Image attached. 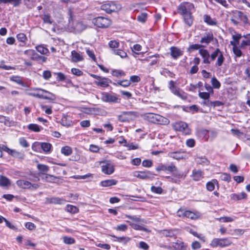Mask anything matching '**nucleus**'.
I'll list each match as a JSON object with an SVG mask.
<instances>
[{
	"label": "nucleus",
	"mask_w": 250,
	"mask_h": 250,
	"mask_svg": "<svg viewBox=\"0 0 250 250\" xmlns=\"http://www.w3.org/2000/svg\"><path fill=\"white\" fill-rule=\"evenodd\" d=\"M144 119L154 124L167 125L169 123L168 119L157 114L147 113L143 115Z\"/></svg>",
	"instance_id": "1"
},
{
	"label": "nucleus",
	"mask_w": 250,
	"mask_h": 250,
	"mask_svg": "<svg viewBox=\"0 0 250 250\" xmlns=\"http://www.w3.org/2000/svg\"><path fill=\"white\" fill-rule=\"evenodd\" d=\"M68 15L69 16V24L71 26L73 32L75 33H80L84 30L87 26L82 21H73V11L71 8L68 10Z\"/></svg>",
	"instance_id": "2"
},
{
	"label": "nucleus",
	"mask_w": 250,
	"mask_h": 250,
	"mask_svg": "<svg viewBox=\"0 0 250 250\" xmlns=\"http://www.w3.org/2000/svg\"><path fill=\"white\" fill-rule=\"evenodd\" d=\"M248 20L247 17L242 12L238 10L232 12V18L230 19V21L234 24L238 25L240 21L244 23H247Z\"/></svg>",
	"instance_id": "3"
},
{
	"label": "nucleus",
	"mask_w": 250,
	"mask_h": 250,
	"mask_svg": "<svg viewBox=\"0 0 250 250\" xmlns=\"http://www.w3.org/2000/svg\"><path fill=\"white\" fill-rule=\"evenodd\" d=\"M101 8L107 13H111L119 11L121 9L122 6L120 4L110 1L102 5Z\"/></svg>",
	"instance_id": "4"
},
{
	"label": "nucleus",
	"mask_w": 250,
	"mask_h": 250,
	"mask_svg": "<svg viewBox=\"0 0 250 250\" xmlns=\"http://www.w3.org/2000/svg\"><path fill=\"white\" fill-rule=\"evenodd\" d=\"M33 90H36V91H41L43 92H44V93L49 94L50 95V96L48 97V96H44L42 94H41L39 93H31V92L27 93V95L29 96H33V97L40 98V99L49 100L51 101H53L56 99L55 95L51 92H50L48 91H47L46 90H44V89L41 88H34L33 89Z\"/></svg>",
	"instance_id": "5"
},
{
	"label": "nucleus",
	"mask_w": 250,
	"mask_h": 250,
	"mask_svg": "<svg viewBox=\"0 0 250 250\" xmlns=\"http://www.w3.org/2000/svg\"><path fill=\"white\" fill-rule=\"evenodd\" d=\"M169 88L172 93L182 99L185 100L187 98V94L179 88L177 87L175 85L174 82L173 81H169Z\"/></svg>",
	"instance_id": "6"
},
{
	"label": "nucleus",
	"mask_w": 250,
	"mask_h": 250,
	"mask_svg": "<svg viewBox=\"0 0 250 250\" xmlns=\"http://www.w3.org/2000/svg\"><path fill=\"white\" fill-rule=\"evenodd\" d=\"M93 23L99 28H106L111 24V21L107 18L99 17L93 20Z\"/></svg>",
	"instance_id": "7"
},
{
	"label": "nucleus",
	"mask_w": 250,
	"mask_h": 250,
	"mask_svg": "<svg viewBox=\"0 0 250 250\" xmlns=\"http://www.w3.org/2000/svg\"><path fill=\"white\" fill-rule=\"evenodd\" d=\"M101 100L107 103H118V98L115 94H110L107 92H102L101 94Z\"/></svg>",
	"instance_id": "8"
},
{
	"label": "nucleus",
	"mask_w": 250,
	"mask_h": 250,
	"mask_svg": "<svg viewBox=\"0 0 250 250\" xmlns=\"http://www.w3.org/2000/svg\"><path fill=\"white\" fill-rule=\"evenodd\" d=\"M194 8V6L191 3H184L180 4L178 7V10L179 12L183 16L188 14L191 12V10Z\"/></svg>",
	"instance_id": "9"
},
{
	"label": "nucleus",
	"mask_w": 250,
	"mask_h": 250,
	"mask_svg": "<svg viewBox=\"0 0 250 250\" xmlns=\"http://www.w3.org/2000/svg\"><path fill=\"white\" fill-rule=\"evenodd\" d=\"M173 127L175 130L182 131L185 134L189 133L188 125L185 122H176L173 125Z\"/></svg>",
	"instance_id": "10"
},
{
	"label": "nucleus",
	"mask_w": 250,
	"mask_h": 250,
	"mask_svg": "<svg viewBox=\"0 0 250 250\" xmlns=\"http://www.w3.org/2000/svg\"><path fill=\"white\" fill-rule=\"evenodd\" d=\"M133 175L134 177L143 180L150 178L154 175L151 172L148 170L135 171L133 172Z\"/></svg>",
	"instance_id": "11"
},
{
	"label": "nucleus",
	"mask_w": 250,
	"mask_h": 250,
	"mask_svg": "<svg viewBox=\"0 0 250 250\" xmlns=\"http://www.w3.org/2000/svg\"><path fill=\"white\" fill-rule=\"evenodd\" d=\"M102 172L107 175H110L114 171V167L113 165L109 163H104V165L102 166Z\"/></svg>",
	"instance_id": "12"
},
{
	"label": "nucleus",
	"mask_w": 250,
	"mask_h": 250,
	"mask_svg": "<svg viewBox=\"0 0 250 250\" xmlns=\"http://www.w3.org/2000/svg\"><path fill=\"white\" fill-rule=\"evenodd\" d=\"M199 53L203 59V63L205 64H209L210 55L208 51L206 49H201L199 51Z\"/></svg>",
	"instance_id": "13"
},
{
	"label": "nucleus",
	"mask_w": 250,
	"mask_h": 250,
	"mask_svg": "<svg viewBox=\"0 0 250 250\" xmlns=\"http://www.w3.org/2000/svg\"><path fill=\"white\" fill-rule=\"evenodd\" d=\"M213 40V35L211 33H208L206 35L202 37L200 41L201 44H203L207 46Z\"/></svg>",
	"instance_id": "14"
},
{
	"label": "nucleus",
	"mask_w": 250,
	"mask_h": 250,
	"mask_svg": "<svg viewBox=\"0 0 250 250\" xmlns=\"http://www.w3.org/2000/svg\"><path fill=\"white\" fill-rule=\"evenodd\" d=\"M191 177L195 181H198L204 177V172L200 169H194L192 171Z\"/></svg>",
	"instance_id": "15"
},
{
	"label": "nucleus",
	"mask_w": 250,
	"mask_h": 250,
	"mask_svg": "<svg viewBox=\"0 0 250 250\" xmlns=\"http://www.w3.org/2000/svg\"><path fill=\"white\" fill-rule=\"evenodd\" d=\"M111 83V81L108 78L102 77L100 80L95 81L94 83L98 86L103 87H107L109 86V83Z\"/></svg>",
	"instance_id": "16"
},
{
	"label": "nucleus",
	"mask_w": 250,
	"mask_h": 250,
	"mask_svg": "<svg viewBox=\"0 0 250 250\" xmlns=\"http://www.w3.org/2000/svg\"><path fill=\"white\" fill-rule=\"evenodd\" d=\"M174 250H188V246L184 242L177 240L173 246Z\"/></svg>",
	"instance_id": "17"
},
{
	"label": "nucleus",
	"mask_w": 250,
	"mask_h": 250,
	"mask_svg": "<svg viewBox=\"0 0 250 250\" xmlns=\"http://www.w3.org/2000/svg\"><path fill=\"white\" fill-rule=\"evenodd\" d=\"M166 171L172 173L175 176L179 178L182 177V174L178 172L177 167L173 164L168 166H166Z\"/></svg>",
	"instance_id": "18"
},
{
	"label": "nucleus",
	"mask_w": 250,
	"mask_h": 250,
	"mask_svg": "<svg viewBox=\"0 0 250 250\" xmlns=\"http://www.w3.org/2000/svg\"><path fill=\"white\" fill-rule=\"evenodd\" d=\"M170 50L171 56L174 59H177L183 54V51L176 47L172 46Z\"/></svg>",
	"instance_id": "19"
},
{
	"label": "nucleus",
	"mask_w": 250,
	"mask_h": 250,
	"mask_svg": "<svg viewBox=\"0 0 250 250\" xmlns=\"http://www.w3.org/2000/svg\"><path fill=\"white\" fill-rule=\"evenodd\" d=\"M42 180H44L46 182L57 183H58L60 178L59 177H57L51 174H46L44 177L42 178Z\"/></svg>",
	"instance_id": "20"
},
{
	"label": "nucleus",
	"mask_w": 250,
	"mask_h": 250,
	"mask_svg": "<svg viewBox=\"0 0 250 250\" xmlns=\"http://www.w3.org/2000/svg\"><path fill=\"white\" fill-rule=\"evenodd\" d=\"M16 184L19 187L23 189L30 188V186L31 185L30 182L24 180H19L16 182Z\"/></svg>",
	"instance_id": "21"
},
{
	"label": "nucleus",
	"mask_w": 250,
	"mask_h": 250,
	"mask_svg": "<svg viewBox=\"0 0 250 250\" xmlns=\"http://www.w3.org/2000/svg\"><path fill=\"white\" fill-rule=\"evenodd\" d=\"M126 222L128 223L129 225L134 229L135 230H142L145 232H150V230H148L146 228H145L142 226H140L139 225H138L137 224H135L134 223H133L130 221H126Z\"/></svg>",
	"instance_id": "22"
},
{
	"label": "nucleus",
	"mask_w": 250,
	"mask_h": 250,
	"mask_svg": "<svg viewBox=\"0 0 250 250\" xmlns=\"http://www.w3.org/2000/svg\"><path fill=\"white\" fill-rule=\"evenodd\" d=\"M183 153L181 151L171 152L168 153V156L173 159L179 160L185 158Z\"/></svg>",
	"instance_id": "23"
},
{
	"label": "nucleus",
	"mask_w": 250,
	"mask_h": 250,
	"mask_svg": "<svg viewBox=\"0 0 250 250\" xmlns=\"http://www.w3.org/2000/svg\"><path fill=\"white\" fill-rule=\"evenodd\" d=\"M72 61L77 62L83 60V56L80 53H78L75 50H73L71 52Z\"/></svg>",
	"instance_id": "24"
},
{
	"label": "nucleus",
	"mask_w": 250,
	"mask_h": 250,
	"mask_svg": "<svg viewBox=\"0 0 250 250\" xmlns=\"http://www.w3.org/2000/svg\"><path fill=\"white\" fill-rule=\"evenodd\" d=\"M118 181L115 179H108L101 182L100 185L102 187H107L116 185Z\"/></svg>",
	"instance_id": "25"
},
{
	"label": "nucleus",
	"mask_w": 250,
	"mask_h": 250,
	"mask_svg": "<svg viewBox=\"0 0 250 250\" xmlns=\"http://www.w3.org/2000/svg\"><path fill=\"white\" fill-rule=\"evenodd\" d=\"M37 168L39 171V174H44L46 175L47 174V172H48L49 170V167L43 164H38L37 165Z\"/></svg>",
	"instance_id": "26"
},
{
	"label": "nucleus",
	"mask_w": 250,
	"mask_h": 250,
	"mask_svg": "<svg viewBox=\"0 0 250 250\" xmlns=\"http://www.w3.org/2000/svg\"><path fill=\"white\" fill-rule=\"evenodd\" d=\"M185 216L192 220H196L199 218L200 215L199 213L189 210H186L185 213Z\"/></svg>",
	"instance_id": "27"
},
{
	"label": "nucleus",
	"mask_w": 250,
	"mask_h": 250,
	"mask_svg": "<svg viewBox=\"0 0 250 250\" xmlns=\"http://www.w3.org/2000/svg\"><path fill=\"white\" fill-rule=\"evenodd\" d=\"M231 199L234 200H239L247 198V194L244 192L238 194H232L230 195Z\"/></svg>",
	"instance_id": "28"
},
{
	"label": "nucleus",
	"mask_w": 250,
	"mask_h": 250,
	"mask_svg": "<svg viewBox=\"0 0 250 250\" xmlns=\"http://www.w3.org/2000/svg\"><path fill=\"white\" fill-rule=\"evenodd\" d=\"M175 229H164L161 231V233L166 236L172 237L175 235Z\"/></svg>",
	"instance_id": "29"
},
{
	"label": "nucleus",
	"mask_w": 250,
	"mask_h": 250,
	"mask_svg": "<svg viewBox=\"0 0 250 250\" xmlns=\"http://www.w3.org/2000/svg\"><path fill=\"white\" fill-rule=\"evenodd\" d=\"M230 44L233 45V52L235 54L236 57H240L242 55V52L241 50L237 46V45L235 44V42L232 41L230 42Z\"/></svg>",
	"instance_id": "30"
},
{
	"label": "nucleus",
	"mask_w": 250,
	"mask_h": 250,
	"mask_svg": "<svg viewBox=\"0 0 250 250\" xmlns=\"http://www.w3.org/2000/svg\"><path fill=\"white\" fill-rule=\"evenodd\" d=\"M10 180L6 177L4 176H1L0 177V186L5 187L10 186Z\"/></svg>",
	"instance_id": "31"
},
{
	"label": "nucleus",
	"mask_w": 250,
	"mask_h": 250,
	"mask_svg": "<svg viewBox=\"0 0 250 250\" xmlns=\"http://www.w3.org/2000/svg\"><path fill=\"white\" fill-rule=\"evenodd\" d=\"M183 16L185 23L188 26H190L193 23V17L191 15V13H188V14H186Z\"/></svg>",
	"instance_id": "32"
},
{
	"label": "nucleus",
	"mask_w": 250,
	"mask_h": 250,
	"mask_svg": "<svg viewBox=\"0 0 250 250\" xmlns=\"http://www.w3.org/2000/svg\"><path fill=\"white\" fill-rule=\"evenodd\" d=\"M0 123H3L5 125L8 126H12L14 123L10 121L8 117H6L3 115H0Z\"/></svg>",
	"instance_id": "33"
},
{
	"label": "nucleus",
	"mask_w": 250,
	"mask_h": 250,
	"mask_svg": "<svg viewBox=\"0 0 250 250\" xmlns=\"http://www.w3.org/2000/svg\"><path fill=\"white\" fill-rule=\"evenodd\" d=\"M204 21L209 25H215L217 23L215 21L208 15H205L204 16Z\"/></svg>",
	"instance_id": "34"
},
{
	"label": "nucleus",
	"mask_w": 250,
	"mask_h": 250,
	"mask_svg": "<svg viewBox=\"0 0 250 250\" xmlns=\"http://www.w3.org/2000/svg\"><path fill=\"white\" fill-rule=\"evenodd\" d=\"M21 0H0V4L11 3L14 7L19 6L21 3Z\"/></svg>",
	"instance_id": "35"
},
{
	"label": "nucleus",
	"mask_w": 250,
	"mask_h": 250,
	"mask_svg": "<svg viewBox=\"0 0 250 250\" xmlns=\"http://www.w3.org/2000/svg\"><path fill=\"white\" fill-rule=\"evenodd\" d=\"M52 147V145L48 143H41V148L43 150L45 153H49L50 152L51 148Z\"/></svg>",
	"instance_id": "36"
},
{
	"label": "nucleus",
	"mask_w": 250,
	"mask_h": 250,
	"mask_svg": "<svg viewBox=\"0 0 250 250\" xmlns=\"http://www.w3.org/2000/svg\"><path fill=\"white\" fill-rule=\"evenodd\" d=\"M196 162L197 164L202 165H208L209 161L205 157H198L196 158Z\"/></svg>",
	"instance_id": "37"
},
{
	"label": "nucleus",
	"mask_w": 250,
	"mask_h": 250,
	"mask_svg": "<svg viewBox=\"0 0 250 250\" xmlns=\"http://www.w3.org/2000/svg\"><path fill=\"white\" fill-rule=\"evenodd\" d=\"M220 247H227L231 245L232 241L229 238H222L220 239Z\"/></svg>",
	"instance_id": "38"
},
{
	"label": "nucleus",
	"mask_w": 250,
	"mask_h": 250,
	"mask_svg": "<svg viewBox=\"0 0 250 250\" xmlns=\"http://www.w3.org/2000/svg\"><path fill=\"white\" fill-rule=\"evenodd\" d=\"M112 236L116 238V241L123 243L124 244H126L131 240V238L128 237H117L115 235H112Z\"/></svg>",
	"instance_id": "39"
},
{
	"label": "nucleus",
	"mask_w": 250,
	"mask_h": 250,
	"mask_svg": "<svg viewBox=\"0 0 250 250\" xmlns=\"http://www.w3.org/2000/svg\"><path fill=\"white\" fill-rule=\"evenodd\" d=\"M61 152L65 156H69L72 153V150L70 146H65L61 148Z\"/></svg>",
	"instance_id": "40"
},
{
	"label": "nucleus",
	"mask_w": 250,
	"mask_h": 250,
	"mask_svg": "<svg viewBox=\"0 0 250 250\" xmlns=\"http://www.w3.org/2000/svg\"><path fill=\"white\" fill-rule=\"evenodd\" d=\"M36 50L41 54L45 55L49 52L48 49L42 45H39L36 47Z\"/></svg>",
	"instance_id": "41"
},
{
	"label": "nucleus",
	"mask_w": 250,
	"mask_h": 250,
	"mask_svg": "<svg viewBox=\"0 0 250 250\" xmlns=\"http://www.w3.org/2000/svg\"><path fill=\"white\" fill-rule=\"evenodd\" d=\"M112 51L114 54L119 55L122 58H125L127 56L126 53L121 49H114L112 50Z\"/></svg>",
	"instance_id": "42"
},
{
	"label": "nucleus",
	"mask_w": 250,
	"mask_h": 250,
	"mask_svg": "<svg viewBox=\"0 0 250 250\" xmlns=\"http://www.w3.org/2000/svg\"><path fill=\"white\" fill-rule=\"evenodd\" d=\"M34 57H32V60H35L39 62H44L46 61L47 58L42 56L38 54L36 52L34 55Z\"/></svg>",
	"instance_id": "43"
},
{
	"label": "nucleus",
	"mask_w": 250,
	"mask_h": 250,
	"mask_svg": "<svg viewBox=\"0 0 250 250\" xmlns=\"http://www.w3.org/2000/svg\"><path fill=\"white\" fill-rule=\"evenodd\" d=\"M64 200L58 197H52L50 199L49 202L55 204H62L64 203Z\"/></svg>",
	"instance_id": "44"
},
{
	"label": "nucleus",
	"mask_w": 250,
	"mask_h": 250,
	"mask_svg": "<svg viewBox=\"0 0 250 250\" xmlns=\"http://www.w3.org/2000/svg\"><path fill=\"white\" fill-rule=\"evenodd\" d=\"M66 210L71 213H76L78 212V208L73 205H67L66 207Z\"/></svg>",
	"instance_id": "45"
},
{
	"label": "nucleus",
	"mask_w": 250,
	"mask_h": 250,
	"mask_svg": "<svg viewBox=\"0 0 250 250\" xmlns=\"http://www.w3.org/2000/svg\"><path fill=\"white\" fill-rule=\"evenodd\" d=\"M205 47V45L200 44H193L190 45L188 48V51H191L192 50H198L202 48Z\"/></svg>",
	"instance_id": "46"
},
{
	"label": "nucleus",
	"mask_w": 250,
	"mask_h": 250,
	"mask_svg": "<svg viewBox=\"0 0 250 250\" xmlns=\"http://www.w3.org/2000/svg\"><path fill=\"white\" fill-rule=\"evenodd\" d=\"M201 137L207 141L209 137V131L207 130H202L199 132Z\"/></svg>",
	"instance_id": "47"
},
{
	"label": "nucleus",
	"mask_w": 250,
	"mask_h": 250,
	"mask_svg": "<svg viewBox=\"0 0 250 250\" xmlns=\"http://www.w3.org/2000/svg\"><path fill=\"white\" fill-rule=\"evenodd\" d=\"M225 58L223 56L222 52H221L218 57L217 60V62H216L215 65L218 66H221L223 64Z\"/></svg>",
	"instance_id": "48"
},
{
	"label": "nucleus",
	"mask_w": 250,
	"mask_h": 250,
	"mask_svg": "<svg viewBox=\"0 0 250 250\" xmlns=\"http://www.w3.org/2000/svg\"><path fill=\"white\" fill-rule=\"evenodd\" d=\"M236 218L235 217H234L233 218L230 217H222L219 218H217V219L220 221H222L223 222H232L234 220V219Z\"/></svg>",
	"instance_id": "49"
},
{
	"label": "nucleus",
	"mask_w": 250,
	"mask_h": 250,
	"mask_svg": "<svg viewBox=\"0 0 250 250\" xmlns=\"http://www.w3.org/2000/svg\"><path fill=\"white\" fill-rule=\"evenodd\" d=\"M28 128L34 132H39L41 129L40 126L37 124H31L28 125Z\"/></svg>",
	"instance_id": "50"
},
{
	"label": "nucleus",
	"mask_w": 250,
	"mask_h": 250,
	"mask_svg": "<svg viewBox=\"0 0 250 250\" xmlns=\"http://www.w3.org/2000/svg\"><path fill=\"white\" fill-rule=\"evenodd\" d=\"M10 80L20 85L24 86V83L21 78L19 76H13L10 78Z\"/></svg>",
	"instance_id": "51"
},
{
	"label": "nucleus",
	"mask_w": 250,
	"mask_h": 250,
	"mask_svg": "<svg viewBox=\"0 0 250 250\" xmlns=\"http://www.w3.org/2000/svg\"><path fill=\"white\" fill-rule=\"evenodd\" d=\"M211 82L213 88L218 89L220 87V83L215 77H213L211 79Z\"/></svg>",
	"instance_id": "52"
},
{
	"label": "nucleus",
	"mask_w": 250,
	"mask_h": 250,
	"mask_svg": "<svg viewBox=\"0 0 250 250\" xmlns=\"http://www.w3.org/2000/svg\"><path fill=\"white\" fill-rule=\"evenodd\" d=\"M222 52L220 51V50L219 48H216L215 50L212 52L211 55H210V58L211 61H213L215 60L216 58L217 57H218L220 53Z\"/></svg>",
	"instance_id": "53"
},
{
	"label": "nucleus",
	"mask_w": 250,
	"mask_h": 250,
	"mask_svg": "<svg viewBox=\"0 0 250 250\" xmlns=\"http://www.w3.org/2000/svg\"><path fill=\"white\" fill-rule=\"evenodd\" d=\"M220 179L222 181L229 182L230 181L231 177L229 174L227 173H223L220 175Z\"/></svg>",
	"instance_id": "54"
},
{
	"label": "nucleus",
	"mask_w": 250,
	"mask_h": 250,
	"mask_svg": "<svg viewBox=\"0 0 250 250\" xmlns=\"http://www.w3.org/2000/svg\"><path fill=\"white\" fill-rule=\"evenodd\" d=\"M125 217H126L133 221H135L136 222H144V221L143 219H142L141 218H140L139 217H138L137 216H131L129 215H125Z\"/></svg>",
	"instance_id": "55"
},
{
	"label": "nucleus",
	"mask_w": 250,
	"mask_h": 250,
	"mask_svg": "<svg viewBox=\"0 0 250 250\" xmlns=\"http://www.w3.org/2000/svg\"><path fill=\"white\" fill-rule=\"evenodd\" d=\"M131 114L130 112H124L122 115H119L118 117L119 120L125 122L128 121V119L125 117L126 115H128Z\"/></svg>",
	"instance_id": "56"
},
{
	"label": "nucleus",
	"mask_w": 250,
	"mask_h": 250,
	"mask_svg": "<svg viewBox=\"0 0 250 250\" xmlns=\"http://www.w3.org/2000/svg\"><path fill=\"white\" fill-rule=\"evenodd\" d=\"M147 14L146 13H142L137 17V20L142 23H144L147 18Z\"/></svg>",
	"instance_id": "57"
},
{
	"label": "nucleus",
	"mask_w": 250,
	"mask_h": 250,
	"mask_svg": "<svg viewBox=\"0 0 250 250\" xmlns=\"http://www.w3.org/2000/svg\"><path fill=\"white\" fill-rule=\"evenodd\" d=\"M108 44L109 47L114 50L115 48L119 47L120 43L119 42L116 41L115 40H112L109 42Z\"/></svg>",
	"instance_id": "58"
},
{
	"label": "nucleus",
	"mask_w": 250,
	"mask_h": 250,
	"mask_svg": "<svg viewBox=\"0 0 250 250\" xmlns=\"http://www.w3.org/2000/svg\"><path fill=\"white\" fill-rule=\"evenodd\" d=\"M17 39L19 41L25 42L27 41V37L23 33H19L17 35Z\"/></svg>",
	"instance_id": "59"
},
{
	"label": "nucleus",
	"mask_w": 250,
	"mask_h": 250,
	"mask_svg": "<svg viewBox=\"0 0 250 250\" xmlns=\"http://www.w3.org/2000/svg\"><path fill=\"white\" fill-rule=\"evenodd\" d=\"M128 227L125 224H120L115 228V229L117 231H125L127 229Z\"/></svg>",
	"instance_id": "60"
},
{
	"label": "nucleus",
	"mask_w": 250,
	"mask_h": 250,
	"mask_svg": "<svg viewBox=\"0 0 250 250\" xmlns=\"http://www.w3.org/2000/svg\"><path fill=\"white\" fill-rule=\"evenodd\" d=\"M191 248L193 250H196L201 248V244L197 241H193L191 244Z\"/></svg>",
	"instance_id": "61"
},
{
	"label": "nucleus",
	"mask_w": 250,
	"mask_h": 250,
	"mask_svg": "<svg viewBox=\"0 0 250 250\" xmlns=\"http://www.w3.org/2000/svg\"><path fill=\"white\" fill-rule=\"evenodd\" d=\"M19 141L20 145L23 147H28L29 146V144L23 137L20 138Z\"/></svg>",
	"instance_id": "62"
},
{
	"label": "nucleus",
	"mask_w": 250,
	"mask_h": 250,
	"mask_svg": "<svg viewBox=\"0 0 250 250\" xmlns=\"http://www.w3.org/2000/svg\"><path fill=\"white\" fill-rule=\"evenodd\" d=\"M43 22L46 23L51 24L53 21L51 19V17L49 15H44L42 17Z\"/></svg>",
	"instance_id": "63"
},
{
	"label": "nucleus",
	"mask_w": 250,
	"mask_h": 250,
	"mask_svg": "<svg viewBox=\"0 0 250 250\" xmlns=\"http://www.w3.org/2000/svg\"><path fill=\"white\" fill-rule=\"evenodd\" d=\"M41 108L42 110H44L45 112L47 114H51L52 113L51 107H48L47 105L41 104Z\"/></svg>",
	"instance_id": "64"
}]
</instances>
